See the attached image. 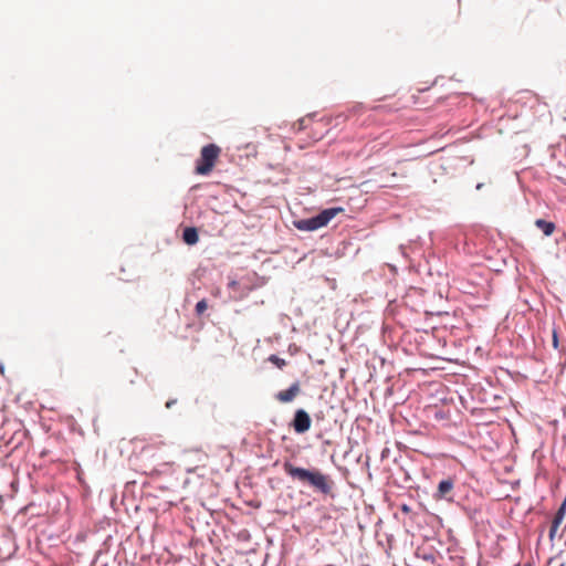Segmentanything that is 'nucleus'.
Returning a JSON list of instances; mask_svg holds the SVG:
<instances>
[{
    "label": "nucleus",
    "instance_id": "obj_2",
    "mask_svg": "<svg viewBox=\"0 0 566 566\" xmlns=\"http://www.w3.org/2000/svg\"><path fill=\"white\" fill-rule=\"evenodd\" d=\"M343 208H329L323 210L315 217L302 219L294 222L296 229L301 231H315L319 228L327 226V223L335 218L338 213L343 212Z\"/></svg>",
    "mask_w": 566,
    "mask_h": 566
},
{
    "label": "nucleus",
    "instance_id": "obj_5",
    "mask_svg": "<svg viewBox=\"0 0 566 566\" xmlns=\"http://www.w3.org/2000/svg\"><path fill=\"white\" fill-rule=\"evenodd\" d=\"M301 392V386L298 381L293 382L287 389L281 390L275 394V399L281 403L292 402Z\"/></svg>",
    "mask_w": 566,
    "mask_h": 566
},
{
    "label": "nucleus",
    "instance_id": "obj_13",
    "mask_svg": "<svg viewBox=\"0 0 566 566\" xmlns=\"http://www.w3.org/2000/svg\"><path fill=\"white\" fill-rule=\"evenodd\" d=\"M170 406H172V401H168V402L166 403V407H167V408H170Z\"/></svg>",
    "mask_w": 566,
    "mask_h": 566
},
{
    "label": "nucleus",
    "instance_id": "obj_12",
    "mask_svg": "<svg viewBox=\"0 0 566 566\" xmlns=\"http://www.w3.org/2000/svg\"><path fill=\"white\" fill-rule=\"evenodd\" d=\"M401 511H402L403 513H409V512H410V509H409V506H408V505L403 504V505H401Z\"/></svg>",
    "mask_w": 566,
    "mask_h": 566
},
{
    "label": "nucleus",
    "instance_id": "obj_6",
    "mask_svg": "<svg viewBox=\"0 0 566 566\" xmlns=\"http://www.w3.org/2000/svg\"><path fill=\"white\" fill-rule=\"evenodd\" d=\"M454 482L452 479L442 480L437 490L436 497L443 499L453 490Z\"/></svg>",
    "mask_w": 566,
    "mask_h": 566
},
{
    "label": "nucleus",
    "instance_id": "obj_15",
    "mask_svg": "<svg viewBox=\"0 0 566 566\" xmlns=\"http://www.w3.org/2000/svg\"><path fill=\"white\" fill-rule=\"evenodd\" d=\"M560 566H564V565H560Z\"/></svg>",
    "mask_w": 566,
    "mask_h": 566
},
{
    "label": "nucleus",
    "instance_id": "obj_10",
    "mask_svg": "<svg viewBox=\"0 0 566 566\" xmlns=\"http://www.w3.org/2000/svg\"><path fill=\"white\" fill-rule=\"evenodd\" d=\"M208 308V303L206 300H201L196 304V314L202 315L205 311Z\"/></svg>",
    "mask_w": 566,
    "mask_h": 566
},
{
    "label": "nucleus",
    "instance_id": "obj_9",
    "mask_svg": "<svg viewBox=\"0 0 566 566\" xmlns=\"http://www.w3.org/2000/svg\"><path fill=\"white\" fill-rule=\"evenodd\" d=\"M269 360L274 364L277 368L282 369L283 367L286 366V360L283 359V358H280L279 356L276 355H271L269 357Z\"/></svg>",
    "mask_w": 566,
    "mask_h": 566
},
{
    "label": "nucleus",
    "instance_id": "obj_8",
    "mask_svg": "<svg viewBox=\"0 0 566 566\" xmlns=\"http://www.w3.org/2000/svg\"><path fill=\"white\" fill-rule=\"evenodd\" d=\"M535 226L541 230L543 231V233L546 235V237H549L554 233L555 229H556V226L554 222H551V221H546L544 219H537L535 220Z\"/></svg>",
    "mask_w": 566,
    "mask_h": 566
},
{
    "label": "nucleus",
    "instance_id": "obj_1",
    "mask_svg": "<svg viewBox=\"0 0 566 566\" xmlns=\"http://www.w3.org/2000/svg\"><path fill=\"white\" fill-rule=\"evenodd\" d=\"M283 469L292 479L298 480L302 483H307L323 494H329L333 490V480L317 470L310 471L307 469L297 468L291 462H285L283 464Z\"/></svg>",
    "mask_w": 566,
    "mask_h": 566
},
{
    "label": "nucleus",
    "instance_id": "obj_4",
    "mask_svg": "<svg viewBox=\"0 0 566 566\" xmlns=\"http://www.w3.org/2000/svg\"><path fill=\"white\" fill-rule=\"evenodd\" d=\"M312 424V420L310 415L303 410L297 409L294 413V418L292 420V427L296 433H304L310 430Z\"/></svg>",
    "mask_w": 566,
    "mask_h": 566
},
{
    "label": "nucleus",
    "instance_id": "obj_7",
    "mask_svg": "<svg viewBox=\"0 0 566 566\" xmlns=\"http://www.w3.org/2000/svg\"><path fill=\"white\" fill-rule=\"evenodd\" d=\"M182 239L189 245L196 244L199 241L197 229L193 227L186 228L182 233Z\"/></svg>",
    "mask_w": 566,
    "mask_h": 566
},
{
    "label": "nucleus",
    "instance_id": "obj_11",
    "mask_svg": "<svg viewBox=\"0 0 566 566\" xmlns=\"http://www.w3.org/2000/svg\"><path fill=\"white\" fill-rule=\"evenodd\" d=\"M557 530H558V527H555L554 522H552L551 530H549V538L551 539H553L555 537Z\"/></svg>",
    "mask_w": 566,
    "mask_h": 566
},
{
    "label": "nucleus",
    "instance_id": "obj_3",
    "mask_svg": "<svg viewBox=\"0 0 566 566\" xmlns=\"http://www.w3.org/2000/svg\"><path fill=\"white\" fill-rule=\"evenodd\" d=\"M220 153V147L214 144L203 146L200 151V157L196 164V174L202 176L209 175L212 171Z\"/></svg>",
    "mask_w": 566,
    "mask_h": 566
},
{
    "label": "nucleus",
    "instance_id": "obj_14",
    "mask_svg": "<svg viewBox=\"0 0 566 566\" xmlns=\"http://www.w3.org/2000/svg\"><path fill=\"white\" fill-rule=\"evenodd\" d=\"M148 450H149V446L144 447V451H148Z\"/></svg>",
    "mask_w": 566,
    "mask_h": 566
}]
</instances>
